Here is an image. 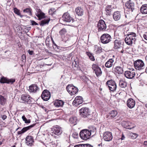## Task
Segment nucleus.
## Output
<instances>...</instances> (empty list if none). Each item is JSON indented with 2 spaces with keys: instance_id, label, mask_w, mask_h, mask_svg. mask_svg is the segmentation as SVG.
<instances>
[{
  "instance_id": "nucleus-35",
  "label": "nucleus",
  "mask_w": 147,
  "mask_h": 147,
  "mask_svg": "<svg viewBox=\"0 0 147 147\" xmlns=\"http://www.w3.org/2000/svg\"><path fill=\"white\" fill-rule=\"evenodd\" d=\"M23 12L24 13H27L28 14L30 15H32V9L30 8H27L24 9Z\"/></svg>"
},
{
  "instance_id": "nucleus-4",
  "label": "nucleus",
  "mask_w": 147,
  "mask_h": 147,
  "mask_svg": "<svg viewBox=\"0 0 147 147\" xmlns=\"http://www.w3.org/2000/svg\"><path fill=\"white\" fill-rule=\"evenodd\" d=\"M62 130L61 127L59 126H56L53 127L51 129V135L54 137H56L55 135H60L62 133Z\"/></svg>"
},
{
  "instance_id": "nucleus-2",
  "label": "nucleus",
  "mask_w": 147,
  "mask_h": 147,
  "mask_svg": "<svg viewBox=\"0 0 147 147\" xmlns=\"http://www.w3.org/2000/svg\"><path fill=\"white\" fill-rule=\"evenodd\" d=\"M136 34L135 33L129 32L125 39L126 43L129 45H131L133 43H135L136 40Z\"/></svg>"
},
{
  "instance_id": "nucleus-23",
  "label": "nucleus",
  "mask_w": 147,
  "mask_h": 147,
  "mask_svg": "<svg viewBox=\"0 0 147 147\" xmlns=\"http://www.w3.org/2000/svg\"><path fill=\"white\" fill-rule=\"evenodd\" d=\"M121 16L120 12L118 11L115 12L113 14V18L115 21L119 20L121 18Z\"/></svg>"
},
{
  "instance_id": "nucleus-21",
  "label": "nucleus",
  "mask_w": 147,
  "mask_h": 147,
  "mask_svg": "<svg viewBox=\"0 0 147 147\" xmlns=\"http://www.w3.org/2000/svg\"><path fill=\"white\" fill-rule=\"evenodd\" d=\"M83 102L82 97L80 96L76 97L74 100V105L77 106Z\"/></svg>"
},
{
  "instance_id": "nucleus-24",
  "label": "nucleus",
  "mask_w": 147,
  "mask_h": 147,
  "mask_svg": "<svg viewBox=\"0 0 147 147\" xmlns=\"http://www.w3.org/2000/svg\"><path fill=\"white\" fill-rule=\"evenodd\" d=\"M135 105V102L133 99L130 98L128 99L127 101V105L130 108H133Z\"/></svg>"
},
{
  "instance_id": "nucleus-14",
  "label": "nucleus",
  "mask_w": 147,
  "mask_h": 147,
  "mask_svg": "<svg viewBox=\"0 0 147 147\" xmlns=\"http://www.w3.org/2000/svg\"><path fill=\"white\" fill-rule=\"evenodd\" d=\"M21 98L24 102H27V103L30 104L32 102V98L29 95L27 94H22Z\"/></svg>"
},
{
  "instance_id": "nucleus-13",
  "label": "nucleus",
  "mask_w": 147,
  "mask_h": 147,
  "mask_svg": "<svg viewBox=\"0 0 147 147\" xmlns=\"http://www.w3.org/2000/svg\"><path fill=\"white\" fill-rule=\"evenodd\" d=\"M51 93L48 90H45L43 91L41 95V98L45 101H47L50 98Z\"/></svg>"
},
{
  "instance_id": "nucleus-29",
  "label": "nucleus",
  "mask_w": 147,
  "mask_h": 147,
  "mask_svg": "<svg viewBox=\"0 0 147 147\" xmlns=\"http://www.w3.org/2000/svg\"><path fill=\"white\" fill-rule=\"evenodd\" d=\"M7 99L4 96L0 94V105H5L7 103Z\"/></svg>"
},
{
  "instance_id": "nucleus-25",
  "label": "nucleus",
  "mask_w": 147,
  "mask_h": 147,
  "mask_svg": "<svg viewBox=\"0 0 147 147\" xmlns=\"http://www.w3.org/2000/svg\"><path fill=\"white\" fill-rule=\"evenodd\" d=\"M26 143L28 145H31L34 142L33 137L31 136H28L26 138Z\"/></svg>"
},
{
  "instance_id": "nucleus-42",
  "label": "nucleus",
  "mask_w": 147,
  "mask_h": 147,
  "mask_svg": "<svg viewBox=\"0 0 147 147\" xmlns=\"http://www.w3.org/2000/svg\"><path fill=\"white\" fill-rule=\"evenodd\" d=\"M69 123L70 124L71 126L72 127L74 126L73 123H74V117H72L69 118Z\"/></svg>"
},
{
  "instance_id": "nucleus-60",
  "label": "nucleus",
  "mask_w": 147,
  "mask_h": 147,
  "mask_svg": "<svg viewBox=\"0 0 147 147\" xmlns=\"http://www.w3.org/2000/svg\"><path fill=\"white\" fill-rule=\"evenodd\" d=\"M74 121L76 120V121H78V119H77V117H74Z\"/></svg>"
},
{
  "instance_id": "nucleus-43",
  "label": "nucleus",
  "mask_w": 147,
  "mask_h": 147,
  "mask_svg": "<svg viewBox=\"0 0 147 147\" xmlns=\"http://www.w3.org/2000/svg\"><path fill=\"white\" fill-rule=\"evenodd\" d=\"M66 32V30L65 28H63L59 32V33L61 35H63Z\"/></svg>"
},
{
  "instance_id": "nucleus-37",
  "label": "nucleus",
  "mask_w": 147,
  "mask_h": 147,
  "mask_svg": "<svg viewBox=\"0 0 147 147\" xmlns=\"http://www.w3.org/2000/svg\"><path fill=\"white\" fill-rule=\"evenodd\" d=\"M119 85L121 88H124L127 86V83L123 81H120L119 82Z\"/></svg>"
},
{
  "instance_id": "nucleus-34",
  "label": "nucleus",
  "mask_w": 147,
  "mask_h": 147,
  "mask_svg": "<svg viewBox=\"0 0 147 147\" xmlns=\"http://www.w3.org/2000/svg\"><path fill=\"white\" fill-rule=\"evenodd\" d=\"M117 114L116 111H112L109 113V116L111 118H113L117 115Z\"/></svg>"
},
{
  "instance_id": "nucleus-31",
  "label": "nucleus",
  "mask_w": 147,
  "mask_h": 147,
  "mask_svg": "<svg viewBox=\"0 0 147 147\" xmlns=\"http://www.w3.org/2000/svg\"><path fill=\"white\" fill-rule=\"evenodd\" d=\"M115 71L119 74H121L123 73V71L122 68L120 66L115 67Z\"/></svg>"
},
{
  "instance_id": "nucleus-27",
  "label": "nucleus",
  "mask_w": 147,
  "mask_h": 147,
  "mask_svg": "<svg viewBox=\"0 0 147 147\" xmlns=\"http://www.w3.org/2000/svg\"><path fill=\"white\" fill-rule=\"evenodd\" d=\"M53 104L56 107H61L63 105L64 102L61 100H57L54 102Z\"/></svg>"
},
{
  "instance_id": "nucleus-40",
  "label": "nucleus",
  "mask_w": 147,
  "mask_h": 147,
  "mask_svg": "<svg viewBox=\"0 0 147 147\" xmlns=\"http://www.w3.org/2000/svg\"><path fill=\"white\" fill-rule=\"evenodd\" d=\"M22 118L23 121L25 122L26 123H29L30 122V119H27L25 117L24 115H23L22 117Z\"/></svg>"
},
{
  "instance_id": "nucleus-49",
  "label": "nucleus",
  "mask_w": 147,
  "mask_h": 147,
  "mask_svg": "<svg viewBox=\"0 0 147 147\" xmlns=\"http://www.w3.org/2000/svg\"><path fill=\"white\" fill-rule=\"evenodd\" d=\"M78 88L74 86V93L75 94L78 92Z\"/></svg>"
},
{
  "instance_id": "nucleus-51",
  "label": "nucleus",
  "mask_w": 147,
  "mask_h": 147,
  "mask_svg": "<svg viewBox=\"0 0 147 147\" xmlns=\"http://www.w3.org/2000/svg\"><path fill=\"white\" fill-rule=\"evenodd\" d=\"M49 40V38H47L45 40V43L47 45L49 46L50 45Z\"/></svg>"
},
{
  "instance_id": "nucleus-26",
  "label": "nucleus",
  "mask_w": 147,
  "mask_h": 147,
  "mask_svg": "<svg viewBox=\"0 0 147 147\" xmlns=\"http://www.w3.org/2000/svg\"><path fill=\"white\" fill-rule=\"evenodd\" d=\"M114 60L112 59H109L105 63L106 67L110 68L112 67L113 65Z\"/></svg>"
},
{
  "instance_id": "nucleus-11",
  "label": "nucleus",
  "mask_w": 147,
  "mask_h": 147,
  "mask_svg": "<svg viewBox=\"0 0 147 147\" xmlns=\"http://www.w3.org/2000/svg\"><path fill=\"white\" fill-rule=\"evenodd\" d=\"M15 82V79H8L2 76L0 79V82L2 84L6 83L8 84H13Z\"/></svg>"
},
{
  "instance_id": "nucleus-48",
  "label": "nucleus",
  "mask_w": 147,
  "mask_h": 147,
  "mask_svg": "<svg viewBox=\"0 0 147 147\" xmlns=\"http://www.w3.org/2000/svg\"><path fill=\"white\" fill-rule=\"evenodd\" d=\"M79 137L78 133L74 132V138H77Z\"/></svg>"
},
{
  "instance_id": "nucleus-16",
  "label": "nucleus",
  "mask_w": 147,
  "mask_h": 147,
  "mask_svg": "<svg viewBox=\"0 0 147 147\" xmlns=\"http://www.w3.org/2000/svg\"><path fill=\"white\" fill-rule=\"evenodd\" d=\"M103 138L105 141H109L111 140L113 138L111 133L109 132H106L104 133Z\"/></svg>"
},
{
  "instance_id": "nucleus-52",
  "label": "nucleus",
  "mask_w": 147,
  "mask_h": 147,
  "mask_svg": "<svg viewBox=\"0 0 147 147\" xmlns=\"http://www.w3.org/2000/svg\"><path fill=\"white\" fill-rule=\"evenodd\" d=\"M1 118L3 120L6 119L7 118V116L5 115H1Z\"/></svg>"
},
{
  "instance_id": "nucleus-55",
  "label": "nucleus",
  "mask_w": 147,
  "mask_h": 147,
  "mask_svg": "<svg viewBox=\"0 0 147 147\" xmlns=\"http://www.w3.org/2000/svg\"><path fill=\"white\" fill-rule=\"evenodd\" d=\"M49 13L50 15H52L53 13V12L52 11V9H50L49 11Z\"/></svg>"
},
{
  "instance_id": "nucleus-12",
  "label": "nucleus",
  "mask_w": 147,
  "mask_h": 147,
  "mask_svg": "<svg viewBox=\"0 0 147 147\" xmlns=\"http://www.w3.org/2000/svg\"><path fill=\"white\" fill-rule=\"evenodd\" d=\"M92 68L95 71L96 76L98 77L101 75L102 72L101 69L99 66L96 64H93L92 66Z\"/></svg>"
},
{
  "instance_id": "nucleus-17",
  "label": "nucleus",
  "mask_w": 147,
  "mask_h": 147,
  "mask_svg": "<svg viewBox=\"0 0 147 147\" xmlns=\"http://www.w3.org/2000/svg\"><path fill=\"white\" fill-rule=\"evenodd\" d=\"M135 73L134 69L131 71H127L125 72L124 75L125 76L129 79H132L135 76Z\"/></svg>"
},
{
  "instance_id": "nucleus-1",
  "label": "nucleus",
  "mask_w": 147,
  "mask_h": 147,
  "mask_svg": "<svg viewBox=\"0 0 147 147\" xmlns=\"http://www.w3.org/2000/svg\"><path fill=\"white\" fill-rule=\"evenodd\" d=\"M59 21L62 24L73 26V19L68 13H64L62 18L59 20Z\"/></svg>"
},
{
  "instance_id": "nucleus-58",
  "label": "nucleus",
  "mask_w": 147,
  "mask_h": 147,
  "mask_svg": "<svg viewBox=\"0 0 147 147\" xmlns=\"http://www.w3.org/2000/svg\"><path fill=\"white\" fill-rule=\"evenodd\" d=\"M125 137L124 135L122 134V136H121V140H124L125 139Z\"/></svg>"
},
{
  "instance_id": "nucleus-3",
  "label": "nucleus",
  "mask_w": 147,
  "mask_h": 147,
  "mask_svg": "<svg viewBox=\"0 0 147 147\" xmlns=\"http://www.w3.org/2000/svg\"><path fill=\"white\" fill-rule=\"evenodd\" d=\"M91 131L87 129H84L82 130L80 133V136L83 140H87L89 139L91 135Z\"/></svg>"
},
{
  "instance_id": "nucleus-19",
  "label": "nucleus",
  "mask_w": 147,
  "mask_h": 147,
  "mask_svg": "<svg viewBox=\"0 0 147 147\" xmlns=\"http://www.w3.org/2000/svg\"><path fill=\"white\" fill-rule=\"evenodd\" d=\"M122 40H115L114 41V48L117 49L121 48L123 45Z\"/></svg>"
},
{
  "instance_id": "nucleus-50",
  "label": "nucleus",
  "mask_w": 147,
  "mask_h": 147,
  "mask_svg": "<svg viewBox=\"0 0 147 147\" xmlns=\"http://www.w3.org/2000/svg\"><path fill=\"white\" fill-rule=\"evenodd\" d=\"M138 51H139V53L140 54H141L143 53V50L141 48H139L138 50Z\"/></svg>"
},
{
  "instance_id": "nucleus-10",
  "label": "nucleus",
  "mask_w": 147,
  "mask_h": 147,
  "mask_svg": "<svg viewBox=\"0 0 147 147\" xmlns=\"http://www.w3.org/2000/svg\"><path fill=\"white\" fill-rule=\"evenodd\" d=\"M99 31H104L107 28V26L104 21L102 20L99 21L97 24Z\"/></svg>"
},
{
  "instance_id": "nucleus-59",
  "label": "nucleus",
  "mask_w": 147,
  "mask_h": 147,
  "mask_svg": "<svg viewBox=\"0 0 147 147\" xmlns=\"http://www.w3.org/2000/svg\"><path fill=\"white\" fill-rule=\"evenodd\" d=\"M144 144L145 145H147V141H145L144 142Z\"/></svg>"
},
{
  "instance_id": "nucleus-28",
  "label": "nucleus",
  "mask_w": 147,
  "mask_h": 147,
  "mask_svg": "<svg viewBox=\"0 0 147 147\" xmlns=\"http://www.w3.org/2000/svg\"><path fill=\"white\" fill-rule=\"evenodd\" d=\"M66 89L67 92L71 95H72L73 94V92H74V86L73 84L71 85L69 84L66 87Z\"/></svg>"
},
{
  "instance_id": "nucleus-15",
  "label": "nucleus",
  "mask_w": 147,
  "mask_h": 147,
  "mask_svg": "<svg viewBox=\"0 0 147 147\" xmlns=\"http://www.w3.org/2000/svg\"><path fill=\"white\" fill-rule=\"evenodd\" d=\"M122 125L124 128L127 129H131L135 127L131 122L127 121H123L122 122Z\"/></svg>"
},
{
  "instance_id": "nucleus-22",
  "label": "nucleus",
  "mask_w": 147,
  "mask_h": 147,
  "mask_svg": "<svg viewBox=\"0 0 147 147\" xmlns=\"http://www.w3.org/2000/svg\"><path fill=\"white\" fill-rule=\"evenodd\" d=\"M29 88L30 92H36L37 90H39V89L37 85L35 84H32L30 86Z\"/></svg>"
},
{
  "instance_id": "nucleus-5",
  "label": "nucleus",
  "mask_w": 147,
  "mask_h": 147,
  "mask_svg": "<svg viewBox=\"0 0 147 147\" xmlns=\"http://www.w3.org/2000/svg\"><path fill=\"white\" fill-rule=\"evenodd\" d=\"M125 6L126 7V9H127V10L125 11V13H127L128 14V13L127 12L128 11L129 12H132L135 9L134 4L131 0H129L126 3Z\"/></svg>"
},
{
  "instance_id": "nucleus-36",
  "label": "nucleus",
  "mask_w": 147,
  "mask_h": 147,
  "mask_svg": "<svg viewBox=\"0 0 147 147\" xmlns=\"http://www.w3.org/2000/svg\"><path fill=\"white\" fill-rule=\"evenodd\" d=\"M105 10L108 15L110 14L111 12V6H107L105 8Z\"/></svg>"
},
{
  "instance_id": "nucleus-44",
  "label": "nucleus",
  "mask_w": 147,
  "mask_h": 147,
  "mask_svg": "<svg viewBox=\"0 0 147 147\" xmlns=\"http://www.w3.org/2000/svg\"><path fill=\"white\" fill-rule=\"evenodd\" d=\"M95 49H96L95 50H96V52L97 53H99L102 52V48L100 47H97L95 48Z\"/></svg>"
},
{
  "instance_id": "nucleus-63",
  "label": "nucleus",
  "mask_w": 147,
  "mask_h": 147,
  "mask_svg": "<svg viewBox=\"0 0 147 147\" xmlns=\"http://www.w3.org/2000/svg\"><path fill=\"white\" fill-rule=\"evenodd\" d=\"M145 107L147 108V103L145 105Z\"/></svg>"
},
{
  "instance_id": "nucleus-38",
  "label": "nucleus",
  "mask_w": 147,
  "mask_h": 147,
  "mask_svg": "<svg viewBox=\"0 0 147 147\" xmlns=\"http://www.w3.org/2000/svg\"><path fill=\"white\" fill-rule=\"evenodd\" d=\"M86 53L91 60L94 61L95 60L94 57L92 53L88 52H86Z\"/></svg>"
},
{
  "instance_id": "nucleus-20",
  "label": "nucleus",
  "mask_w": 147,
  "mask_h": 147,
  "mask_svg": "<svg viewBox=\"0 0 147 147\" xmlns=\"http://www.w3.org/2000/svg\"><path fill=\"white\" fill-rule=\"evenodd\" d=\"M35 125V124H33L31 125H30L28 126L24 127L22 128L21 131H18L17 132L18 134V135L22 134L24 133L27 130L30 129L32 127L34 126Z\"/></svg>"
},
{
  "instance_id": "nucleus-18",
  "label": "nucleus",
  "mask_w": 147,
  "mask_h": 147,
  "mask_svg": "<svg viewBox=\"0 0 147 147\" xmlns=\"http://www.w3.org/2000/svg\"><path fill=\"white\" fill-rule=\"evenodd\" d=\"M36 10V12H35V14L39 20H40L45 17V13H43L40 9L37 8Z\"/></svg>"
},
{
  "instance_id": "nucleus-56",
  "label": "nucleus",
  "mask_w": 147,
  "mask_h": 147,
  "mask_svg": "<svg viewBox=\"0 0 147 147\" xmlns=\"http://www.w3.org/2000/svg\"><path fill=\"white\" fill-rule=\"evenodd\" d=\"M22 59L23 60H26V56L25 55H23L22 56Z\"/></svg>"
},
{
  "instance_id": "nucleus-32",
  "label": "nucleus",
  "mask_w": 147,
  "mask_h": 147,
  "mask_svg": "<svg viewBox=\"0 0 147 147\" xmlns=\"http://www.w3.org/2000/svg\"><path fill=\"white\" fill-rule=\"evenodd\" d=\"M76 14L79 16H81L83 15V10L80 7H78L75 9Z\"/></svg>"
},
{
  "instance_id": "nucleus-6",
  "label": "nucleus",
  "mask_w": 147,
  "mask_h": 147,
  "mask_svg": "<svg viewBox=\"0 0 147 147\" xmlns=\"http://www.w3.org/2000/svg\"><path fill=\"white\" fill-rule=\"evenodd\" d=\"M111 36L107 34H104L100 37L101 42L104 44H106L109 43L111 40Z\"/></svg>"
},
{
  "instance_id": "nucleus-61",
  "label": "nucleus",
  "mask_w": 147,
  "mask_h": 147,
  "mask_svg": "<svg viewBox=\"0 0 147 147\" xmlns=\"http://www.w3.org/2000/svg\"><path fill=\"white\" fill-rule=\"evenodd\" d=\"M124 51V50L122 49L121 51V53H123Z\"/></svg>"
},
{
  "instance_id": "nucleus-47",
  "label": "nucleus",
  "mask_w": 147,
  "mask_h": 147,
  "mask_svg": "<svg viewBox=\"0 0 147 147\" xmlns=\"http://www.w3.org/2000/svg\"><path fill=\"white\" fill-rule=\"evenodd\" d=\"M31 23L32 26L38 25V24L33 20H31Z\"/></svg>"
},
{
  "instance_id": "nucleus-30",
  "label": "nucleus",
  "mask_w": 147,
  "mask_h": 147,
  "mask_svg": "<svg viewBox=\"0 0 147 147\" xmlns=\"http://www.w3.org/2000/svg\"><path fill=\"white\" fill-rule=\"evenodd\" d=\"M140 11L142 14H147V5L144 4L142 5L140 8Z\"/></svg>"
},
{
  "instance_id": "nucleus-53",
  "label": "nucleus",
  "mask_w": 147,
  "mask_h": 147,
  "mask_svg": "<svg viewBox=\"0 0 147 147\" xmlns=\"http://www.w3.org/2000/svg\"><path fill=\"white\" fill-rule=\"evenodd\" d=\"M28 53L31 55H32L33 54V51H30V50H28Z\"/></svg>"
},
{
  "instance_id": "nucleus-39",
  "label": "nucleus",
  "mask_w": 147,
  "mask_h": 147,
  "mask_svg": "<svg viewBox=\"0 0 147 147\" xmlns=\"http://www.w3.org/2000/svg\"><path fill=\"white\" fill-rule=\"evenodd\" d=\"M14 12L18 15L20 16L21 18L23 16L21 15L20 12V10L16 8H13Z\"/></svg>"
},
{
  "instance_id": "nucleus-45",
  "label": "nucleus",
  "mask_w": 147,
  "mask_h": 147,
  "mask_svg": "<svg viewBox=\"0 0 147 147\" xmlns=\"http://www.w3.org/2000/svg\"><path fill=\"white\" fill-rule=\"evenodd\" d=\"M82 147H92L93 146L89 144H82Z\"/></svg>"
},
{
  "instance_id": "nucleus-46",
  "label": "nucleus",
  "mask_w": 147,
  "mask_h": 147,
  "mask_svg": "<svg viewBox=\"0 0 147 147\" xmlns=\"http://www.w3.org/2000/svg\"><path fill=\"white\" fill-rule=\"evenodd\" d=\"M74 62H75L76 65H75V67H74V70H77L78 69V62L75 61L74 60Z\"/></svg>"
},
{
  "instance_id": "nucleus-57",
  "label": "nucleus",
  "mask_w": 147,
  "mask_h": 147,
  "mask_svg": "<svg viewBox=\"0 0 147 147\" xmlns=\"http://www.w3.org/2000/svg\"><path fill=\"white\" fill-rule=\"evenodd\" d=\"M82 144H79L78 145H76L74 146V147H82Z\"/></svg>"
},
{
  "instance_id": "nucleus-33",
  "label": "nucleus",
  "mask_w": 147,
  "mask_h": 147,
  "mask_svg": "<svg viewBox=\"0 0 147 147\" xmlns=\"http://www.w3.org/2000/svg\"><path fill=\"white\" fill-rule=\"evenodd\" d=\"M50 20L49 18H46L42 20L40 22V24L41 26H43L46 24H48Z\"/></svg>"
},
{
  "instance_id": "nucleus-62",
  "label": "nucleus",
  "mask_w": 147,
  "mask_h": 147,
  "mask_svg": "<svg viewBox=\"0 0 147 147\" xmlns=\"http://www.w3.org/2000/svg\"><path fill=\"white\" fill-rule=\"evenodd\" d=\"M20 128H21V127H19L17 129H16V131H17L18 129H19Z\"/></svg>"
},
{
  "instance_id": "nucleus-7",
  "label": "nucleus",
  "mask_w": 147,
  "mask_h": 147,
  "mask_svg": "<svg viewBox=\"0 0 147 147\" xmlns=\"http://www.w3.org/2000/svg\"><path fill=\"white\" fill-rule=\"evenodd\" d=\"M80 115L82 117H88L90 115L89 109L87 107H83L80 110Z\"/></svg>"
},
{
  "instance_id": "nucleus-9",
  "label": "nucleus",
  "mask_w": 147,
  "mask_h": 147,
  "mask_svg": "<svg viewBox=\"0 0 147 147\" xmlns=\"http://www.w3.org/2000/svg\"><path fill=\"white\" fill-rule=\"evenodd\" d=\"M107 84L109 90L113 92L117 88V86L115 82L111 80L108 81L106 83Z\"/></svg>"
},
{
  "instance_id": "nucleus-8",
  "label": "nucleus",
  "mask_w": 147,
  "mask_h": 147,
  "mask_svg": "<svg viewBox=\"0 0 147 147\" xmlns=\"http://www.w3.org/2000/svg\"><path fill=\"white\" fill-rule=\"evenodd\" d=\"M134 65L135 69L140 70L144 68V63L141 60H138L134 62Z\"/></svg>"
},
{
  "instance_id": "nucleus-64",
  "label": "nucleus",
  "mask_w": 147,
  "mask_h": 147,
  "mask_svg": "<svg viewBox=\"0 0 147 147\" xmlns=\"http://www.w3.org/2000/svg\"><path fill=\"white\" fill-rule=\"evenodd\" d=\"M11 147H16L15 145H14L12 146H11Z\"/></svg>"
},
{
  "instance_id": "nucleus-41",
  "label": "nucleus",
  "mask_w": 147,
  "mask_h": 147,
  "mask_svg": "<svg viewBox=\"0 0 147 147\" xmlns=\"http://www.w3.org/2000/svg\"><path fill=\"white\" fill-rule=\"evenodd\" d=\"M130 136L132 138L134 139H136L138 137V135L136 134L131 133H130Z\"/></svg>"
},
{
  "instance_id": "nucleus-54",
  "label": "nucleus",
  "mask_w": 147,
  "mask_h": 147,
  "mask_svg": "<svg viewBox=\"0 0 147 147\" xmlns=\"http://www.w3.org/2000/svg\"><path fill=\"white\" fill-rule=\"evenodd\" d=\"M143 36L145 39L147 40V32L143 35Z\"/></svg>"
}]
</instances>
